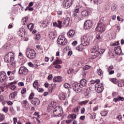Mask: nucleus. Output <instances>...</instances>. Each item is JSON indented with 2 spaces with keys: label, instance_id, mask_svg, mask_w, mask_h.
<instances>
[{
  "label": "nucleus",
  "instance_id": "nucleus-1",
  "mask_svg": "<svg viewBox=\"0 0 124 124\" xmlns=\"http://www.w3.org/2000/svg\"><path fill=\"white\" fill-rule=\"evenodd\" d=\"M36 54L35 51L32 48H28L26 49V55L29 59H34Z\"/></svg>",
  "mask_w": 124,
  "mask_h": 124
},
{
  "label": "nucleus",
  "instance_id": "nucleus-2",
  "mask_svg": "<svg viewBox=\"0 0 124 124\" xmlns=\"http://www.w3.org/2000/svg\"><path fill=\"white\" fill-rule=\"evenodd\" d=\"M14 61V53L13 52H9L4 57L5 62H11Z\"/></svg>",
  "mask_w": 124,
  "mask_h": 124
},
{
  "label": "nucleus",
  "instance_id": "nucleus-3",
  "mask_svg": "<svg viewBox=\"0 0 124 124\" xmlns=\"http://www.w3.org/2000/svg\"><path fill=\"white\" fill-rule=\"evenodd\" d=\"M92 52L93 54L94 57H98L101 54H103L104 53V50L101 49H99L97 46H93L92 49Z\"/></svg>",
  "mask_w": 124,
  "mask_h": 124
},
{
  "label": "nucleus",
  "instance_id": "nucleus-4",
  "mask_svg": "<svg viewBox=\"0 0 124 124\" xmlns=\"http://www.w3.org/2000/svg\"><path fill=\"white\" fill-rule=\"evenodd\" d=\"M62 113H63V111H62V109L61 108V107L57 106L54 108L53 110V114L54 115L55 117H61Z\"/></svg>",
  "mask_w": 124,
  "mask_h": 124
},
{
  "label": "nucleus",
  "instance_id": "nucleus-5",
  "mask_svg": "<svg viewBox=\"0 0 124 124\" xmlns=\"http://www.w3.org/2000/svg\"><path fill=\"white\" fill-rule=\"evenodd\" d=\"M57 43L61 46L66 45L67 44V39L63 35L59 36L57 40Z\"/></svg>",
  "mask_w": 124,
  "mask_h": 124
},
{
  "label": "nucleus",
  "instance_id": "nucleus-6",
  "mask_svg": "<svg viewBox=\"0 0 124 124\" xmlns=\"http://www.w3.org/2000/svg\"><path fill=\"white\" fill-rule=\"evenodd\" d=\"M96 31H99L100 33H102L105 31V25L101 21H99L96 28Z\"/></svg>",
  "mask_w": 124,
  "mask_h": 124
},
{
  "label": "nucleus",
  "instance_id": "nucleus-7",
  "mask_svg": "<svg viewBox=\"0 0 124 124\" xmlns=\"http://www.w3.org/2000/svg\"><path fill=\"white\" fill-rule=\"evenodd\" d=\"M91 43V40L90 38L87 35H84L81 39V44H83L84 46H88L90 45Z\"/></svg>",
  "mask_w": 124,
  "mask_h": 124
},
{
  "label": "nucleus",
  "instance_id": "nucleus-8",
  "mask_svg": "<svg viewBox=\"0 0 124 124\" xmlns=\"http://www.w3.org/2000/svg\"><path fill=\"white\" fill-rule=\"evenodd\" d=\"M29 73V70L25 66H21L19 70V74L23 75H27Z\"/></svg>",
  "mask_w": 124,
  "mask_h": 124
},
{
  "label": "nucleus",
  "instance_id": "nucleus-9",
  "mask_svg": "<svg viewBox=\"0 0 124 124\" xmlns=\"http://www.w3.org/2000/svg\"><path fill=\"white\" fill-rule=\"evenodd\" d=\"M93 27V22L91 20H87L84 25V28L85 30H90Z\"/></svg>",
  "mask_w": 124,
  "mask_h": 124
},
{
  "label": "nucleus",
  "instance_id": "nucleus-10",
  "mask_svg": "<svg viewBox=\"0 0 124 124\" xmlns=\"http://www.w3.org/2000/svg\"><path fill=\"white\" fill-rule=\"evenodd\" d=\"M72 87L74 91L78 93V92H81V89H80V84L78 83L75 82L72 84Z\"/></svg>",
  "mask_w": 124,
  "mask_h": 124
},
{
  "label": "nucleus",
  "instance_id": "nucleus-11",
  "mask_svg": "<svg viewBox=\"0 0 124 124\" xmlns=\"http://www.w3.org/2000/svg\"><path fill=\"white\" fill-rule=\"evenodd\" d=\"M31 103L33 105H39L40 104V100L37 98H34L31 101Z\"/></svg>",
  "mask_w": 124,
  "mask_h": 124
},
{
  "label": "nucleus",
  "instance_id": "nucleus-12",
  "mask_svg": "<svg viewBox=\"0 0 124 124\" xmlns=\"http://www.w3.org/2000/svg\"><path fill=\"white\" fill-rule=\"evenodd\" d=\"M103 90H104V87H103V84L101 83V85H98L97 87V93H100L103 92Z\"/></svg>",
  "mask_w": 124,
  "mask_h": 124
},
{
  "label": "nucleus",
  "instance_id": "nucleus-13",
  "mask_svg": "<svg viewBox=\"0 0 124 124\" xmlns=\"http://www.w3.org/2000/svg\"><path fill=\"white\" fill-rule=\"evenodd\" d=\"M114 51L116 55H121L122 54V49L120 46L115 47Z\"/></svg>",
  "mask_w": 124,
  "mask_h": 124
},
{
  "label": "nucleus",
  "instance_id": "nucleus-14",
  "mask_svg": "<svg viewBox=\"0 0 124 124\" xmlns=\"http://www.w3.org/2000/svg\"><path fill=\"white\" fill-rule=\"evenodd\" d=\"M114 68V66L113 65H111L108 66L107 69V70L108 72L109 75H112V74H114L115 73V71L114 70H112Z\"/></svg>",
  "mask_w": 124,
  "mask_h": 124
},
{
  "label": "nucleus",
  "instance_id": "nucleus-15",
  "mask_svg": "<svg viewBox=\"0 0 124 124\" xmlns=\"http://www.w3.org/2000/svg\"><path fill=\"white\" fill-rule=\"evenodd\" d=\"M17 83L16 81H14L13 82H10L8 84L9 86H11L10 89L12 91H15L16 89V86L14 85V84H16Z\"/></svg>",
  "mask_w": 124,
  "mask_h": 124
},
{
  "label": "nucleus",
  "instance_id": "nucleus-16",
  "mask_svg": "<svg viewBox=\"0 0 124 124\" xmlns=\"http://www.w3.org/2000/svg\"><path fill=\"white\" fill-rule=\"evenodd\" d=\"M70 1H72V0H64L63 1V3H62V6L64 8H65L67 6H68L69 5V2H70Z\"/></svg>",
  "mask_w": 124,
  "mask_h": 124
},
{
  "label": "nucleus",
  "instance_id": "nucleus-17",
  "mask_svg": "<svg viewBox=\"0 0 124 124\" xmlns=\"http://www.w3.org/2000/svg\"><path fill=\"white\" fill-rule=\"evenodd\" d=\"M75 34V31H74V30H70L67 33V35L69 38L73 37Z\"/></svg>",
  "mask_w": 124,
  "mask_h": 124
},
{
  "label": "nucleus",
  "instance_id": "nucleus-18",
  "mask_svg": "<svg viewBox=\"0 0 124 124\" xmlns=\"http://www.w3.org/2000/svg\"><path fill=\"white\" fill-rule=\"evenodd\" d=\"M0 81L1 83H3V82H4L5 80H6V74H5V75H3V74H0Z\"/></svg>",
  "mask_w": 124,
  "mask_h": 124
},
{
  "label": "nucleus",
  "instance_id": "nucleus-19",
  "mask_svg": "<svg viewBox=\"0 0 124 124\" xmlns=\"http://www.w3.org/2000/svg\"><path fill=\"white\" fill-rule=\"evenodd\" d=\"M87 83H88V80L85 79H82L80 81V84L82 87H86Z\"/></svg>",
  "mask_w": 124,
  "mask_h": 124
},
{
  "label": "nucleus",
  "instance_id": "nucleus-20",
  "mask_svg": "<svg viewBox=\"0 0 124 124\" xmlns=\"http://www.w3.org/2000/svg\"><path fill=\"white\" fill-rule=\"evenodd\" d=\"M124 101V97H121L120 96H118L117 98H115L113 99V101H115V102H118V101Z\"/></svg>",
  "mask_w": 124,
  "mask_h": 124
},
{
  "label": "nucleus",
  "instance_id": "nucleus-21",
  "mask_svg": "<svg viewBox=\"0 0 124 124\" xmlns=\"http://www.w3.org/2000/svg\"><path fill=\"white\" fill-rule=\"evenodd\" d=\"M56 34L53 32H51L49 34V37L51 40H54L56 38Z\"/></svg>",
  "mask_w": 124,
  "mask_h": 124
},
{
  "label": "nucleus",
  "instance_id": "nucleus-22",
  "mask_svg": "<svg viewBox=\"0 0 124 124\" xmlns=\"http://www.w3.org/2000/svg\"><path fill=\"white\" fill-rule=\"evenodd\" d=\"M70 21V18L68 17H66L63 21V24L64 25H65V26H68V25H69Z\"/></svg>",
  "mask_w": 124,
  "mask_h": 124
},
{
  "label": "nucleus",
  "instance_id": "nucleus-23",
  "mask_svg": "<svg viewBox=\"0 0 124 124\" xmlns=\"http://www.w3.org/2000/svg\"><path fill=\"white\" fill-rule=\"evenodd\" d=\"M89 14H90V13L89 12V10H84L83 11H82L81 12V15L83 17H86V16H88L89 15Z\"/></svg>",
  "mask_w": 124,
  "mask_h": 124
},
{
  "label": "nucleus",
  "instance_id": "nucleus-24",
  "mask_svg": "<svg viewBox=\"0 0 124 124\" xmlns=\"http://www.w3.org/2000/svg\"><path fill=\"white\" fill-rule=\"evenodd\" d=\"M59 97L60 100H65L66 96H65V94H64V93H62L59 94Z\"/></svg>",
  "mask_w": 124,
  "mask_h": 124
},
{
  "label": "nucleus",
  "instance_id": "nucleus-25",
  "mask_svg": "<svg viewBox=\"0 0 124 124\" xmlns=\"http://www.w3.org/2000/svg\"><path fill=\"white\" fill-rule=\"evenodd\" d=\"M73 18H75V19H80L81 17V14L80 13H74L73 15Z\"/></svg>",
  "mask_w": 124,
  "mask_h": 124
},
{
  "label": "nucleus",
  "instance_id": "nucleus-26",
  "mask_svg": "<svg viewBox=\"0 0 124 124\" xmlns=\"http://www.w3.org/2000/svg\"><path fill=\"white\" fill-rule=\"evenodd\" d=\"M62 81V78L61 77H54L53 78V82L56 83Z\"/></svg>",
  "mask_w": 124,
  "mask_h": 124
},
{
  "label": "nucleus",
  "instance_id": "nucleus-27",
  "mask_svg": "<svg viewBox=\"0 0 124 124\" xmlns=\"http://www.w3.org/2000/svg\"><path fill=\"white\" fill-rule=\"evenodd\" d=\"M84 45L83 44L78 46H77L76 49L78 51H83V49H84Z\"/></svg>",
  "mask_w": 124,
  "mask_h": 124
},
{
  "label": "nucleus",
  "instance_id": "nucleus-28",
  "mask_svg": "<svg viewBox=\"0 0 124 124\" xmlns=\"http://www.w3.org/2000/svg\"><path fill=\"white\" fill-rule=\"evenodd\" d=\"M57 60L53 63V64L55 65L56 64H62V60H59V58H56Z\"/></svg>",
  "mask_w": 124,
  "mask_h": 124
},
{
  "label": "nucleus",
  "instance_id": "nucleus-29",
  "mask_svg": "<svg viewBox=\"0 0 124 124\" xmlns=\"http://www.w3.org/2000/svg\"><path fill=\"white\" fill-rule=\"evenodd\" d=\"M27 28L30 31H32L33 30V24L30 23L29 25H27Z\"/></svg>",
  "mask_w": 124,
  "mask_h": 124
},
{
  "label": "nucleus",
  "instance_id": "nucleus-30",
  "mask_svg": "<svg viewBox=\"0 0 124 124\" xmlns=\"http://www.w3.org/2000/svg\"><path fill=\"white\" fill-rule=\"evenodd\" d=\"M97 71V73L99 76H102V75H103V72L102 71V70H101V69H98Z\"/></svg>",
  "mask_w": 124,
  "mask_h": 124
},
{
  "label": "nucleus",
  "instance_id": "nucleus-31",
  "mask_svg": "<svg viewBox=\"0 0 124 124\" xmlns=\"http://www.w3.org/2000/svg\"><path fill=\"white\" fill-rule=\"evenodd\" d=\"M39 86V84H38V82L37 81H35L33 83V86L35 88H38V86Z\"/></svg>",
  "mask_w": 124,
  "mask_h": 124
},
{
  "label": "nucleus",
  "instance_id": "nucleus-32",
  "mask_svg": "<svg viewBox=\"0 0 124 124\" xmlns=\"http://www.w3.org/2000/svg\"><path fill=\"white\" fill-rule=\"evenodd\" d=\"M90 68H91V66L88 65H86L83 67V69L84 71L85 70H88V69H90Z\"/></svg>",
  "mask_w": 124,
  "mask_h": 124
},
{
  "label": "nucleus",
  "instance_id": "nucleus-33",
  "mask_svg": "<svg viewBox=\"0 0 124 124\" xmlns=\"http://www.w3.org/2000/svg\"><path fill=\"white\" fill-rule=\"evenodd\" d=\"M15 93H16V92H15L11 93L9 95L10 97H11V98H14V97L16 96V95H15Z\"/></svg>",
  "mask_w": 124,
  "mask_h": 124
},
{
  "label": "nucleus",
  "instance_id": "nucleus-34",
  "mask_svg": "<svg viewBox=\"0 0 124 124\" xmlns=\"http://www.w3.org/2000/svg\"><path fill=\"white\" fill-rule=\"evenodd\" d=\"M64 87L65 89H68L69 88H70V84L65 83L64 84Z\"/></svg>",
  "mask_w": 124,
  "mask_h": 124
},
{
  "label": "nucleus",
  "instance_id": "nucleus-35",
  "mask_svg": "<svg viewBox=\"0 0 124 124\" xmlns=\"http://www.w3.org/2000/svg\"><path fill=\"white\" fill-rule=\"evenodd\" d=\"M74 69L72 68H70L68 71H67V73L68 74H71V73H73Z\"/></svg>",
  "mask_w": 124,
  "mask_h": 124
},
{
  "label": "nucleus",
  "instance_id": "nucleus-36",
  "mask_svg": "<svg viewBox=\"0 0 124 124\" xmlns=\"http://www.w3.org/2000/svg\"><path fill=\"white\" fill-rule=\"evenodd\" d=\"M88 102H89V101L85 100V101H83L82 102H79V104L80 105H83L84 104H86V103H88Z\"/></svg>",
  "mask_w": 124,
  "mask_h": 124
},
{
  "label": "nucleus",
  "instance_id": "nucleus-37",
  "mask_svg": "<svg viewBox=\"0 0 124 124\" xmlns=\"http://www.w3.org/2000/svg\"><path fill=\"white\" fill-rule=\"evenodd\" d=\"M27 93V89L25 88H23L21 90V93L22 94H25Z\"/></svg>",
  "mask_w": 124,
  "mask_h": 124
},
{
  "label": "nucleus",
  "instance_id": "nucleus-38",
  "mask_svg": "<svg viewBox=\"0 0 124 124\" xmlns=\"http://www.w3.org/2000/svg\"><path fill=\"white\" fill-rule=\"evenodd\" d=\"M116 8H117V5H113L111 6V10H112V11H115V10H116Z\"/></svg>",
  "mask_w": 124,
  "mask_h": 124
},
{
  "label": "nucleus",
  "instance_id": "nucleus-39",
  "mask_svg": "<svg viewBox=\"0 0 124 124\" xmlns=\"http://www.w3.org/2000/svg\"><path fill=\"white\" fill-rule=\"evenodd\" d=\"M76 117H77V115L76 114H72L70 115V118H72V120H74L76 119Z\"/></svg>",
  "mask_w": 124,
  "mask_h": 124
},
{
  "label": "nucleus",
  "instance_id": "nucleus-40",
  "mask_svg": "<svg viewBox=\"0 0 124 124\" xmlns=\"http://www.w3.org/2000/svg\"><path fill=\"white\" fill-rule=\"evenodd\" d=\"M2 111L4 112V113H7L8 112V108L5 107L3 108Z\"/></svg>",
  "mask_w": 124,
  "mask_h": 124
},
{
  "label": "nucleus",
  "instance_id": "nucleus-41",
  "mask_svg": "<svg viewBox=\"0 0 124 124\" xmlns=\"http://www.w3.org/2000/svg\"><path fill=\"white\" fill-rule=\"evenodd\" d=\"M112 82L113 84H118V79L116 78H112Z\"/></svg>",
  "mask_w": 124,
  "mask_h": 124
},
{
  "label": "nucleus",
  "instance_id": "nucleus-42",
  "mask_svg": "<svg viewBox=\"0 0 124 124\" xmlns=\"http://www.w3.org/2000/svg\"><path fill=\"white\" fill-rule=\"evenodd\" d=\"M4 101V99L3 98V96L2 95H0V102H3Z\"/></svg>",
  "mask_w": 124,
  "mask_h": 124
},
{
  "label": "nucleus",
  "instance_id": "nucleus-43",
  "mask_svg": "<svg viewBox=\"0 0 124 124\" xmlns=\"http://www.w3.org/2000/svg\"><path fill=\"white\" fill-rule=\"evenodd\" d=\"M33 96H34V93H31L29 96V99H33Z\"/></svg>",
  "mask_w": 124,
  "mask_h": 124
},
{
  "label": "nucleus",
  "instance_id": "nucleus-44",
  "mask_svg": "<svg viewBox=\"0 0 124 124\" xmlns=\"http://www.w3.org/2000/svg\"><path fill=\"white\" fill-rule=\"evenodd\" d=\"M117 84L118 87H124V83L123 82H121L120 83L118 82Z\"/></svg>",
  "mask_w": 124,
  "mask_h": 124
},
{
  "label": "nucleus",
  "instance_id": "nucleus-45",
  "mask_svg": "<svg viewBox=\"0 0 124 124\" xmlns=\"http://www.w3.org/2000/svg\"><path fill=\"white\" fill-rule=\"evenodd\" d=\"M37 91L39 92V93H43L44 90L42 88H37Z\"/></svg>",
  "mask_w": 124,
  "mask_h": 124
},
{
  "label": "nucleus",
  "instance_id": "nucleus-46",
  "mask_svg": "<svg viewBox=\"0 0 124 124\" xmlns=\"http://www.w3.org/2000/svg\"><path fill=\"white\" fill-rule=\"evenodd\" d=\"M23 107H24V108H26V109H28V108L30 107L29 104H26V105H23Z\"/></svg>",
  "mask_w": 124,
  "mask_h": 124
},
{
  "label": "nucleus",
  "instance_id": "nucleus-47",
  "mask_svg": "<svg viewBox=\"0 0 124 124\" xmlns=\"http://www.w3.org/2000/svg\"><path fill=\"white\" fill-rule=\"evenodd\" d=\"M36 39H37V40H39L40 39V34L36 35Z\"/></svg>",
  "mask_w": 124,
  "mask_h": 124
},
{
  "label": "nucleus",
  "instance_id": "nucleus-48",
  "mask_svg": "<svg viewBox=\"0 0 124 124\" xmlns=\"http://www.w3.org/2000/svg\"><path fill=\"white\" fill-rule=\"evenodd\" d=\"M13 121H14V124H17V118L15 117L13 118Z\"/></svg>",
  "mask_w": 124,
  "mask_h": 124
},
{
  "label": "nucleus",
  "instance_id": "nucleus-49",
  "mask_svg": "<svg viewBox=\"0 0 124 124\" xmlns=\"http://www.w3.org/2000/svg\"><path fill=\"white\" fill-rule=\"evenodd\" d=\"M47 79H48V80H52V79H53V75H50L48 76Z\"/></svg>",
  "mask_w": 124,
  "mask_h": 124
},
{
  "label": "nucleus",
  "instance_id": "nucleus-50",
  "mask_svg": "<svg viewBox=\"0 0 124 124\" xmlns=\"http://www.w3.org/2000/svg\"><path fill=\"white\" fill-rule=\"evenodd\" d=\"M4 120V115H1L0 117V122H1Z\"/></svg>",
  "mask_w": 124,
  "mask_h": 124
},
{
  "label": "nucleus",
  "instance_id": "nucleus-51",
  "mask_svg": "<svg viewBox=\"0 0 124 124\" xmlns=\"http://www.w3.org/2000/svg\"><path fill=\"white\" fill-rule=\"evenodd\" d=\"M77 41H74L72 43V45H73V46H75V45H77Z\"/></svg>",
  "mask_w": 124,
  "mask_h": 124
},
{
  "label": "nucleus",
  "instance_id": "nucleus-52",
  "mask_svg": "<svg viewBox=\"0 0 124 124\" xmlns=\"http://www.w3.org/2000/svg\"><path fill=\"white\" fill-rule=\"evenodd\" d=\"M85 113V108H83L81 109V114H84Z\"/></svg>",
  "mask_w": 124,
  "mask_h": 124
},
{
  "label": "nucleus",
  "instance_id": "nucleus-53",
  "mask_svg": "<svg viewBox=\"0 0 124 124\" xmlns=\"http://www.w3.org/2000/svg\"><path fill=\"white\" fill-rule=\"evenodd\" d=\"M55 68L60 69L62 68V66H61V65L57 64L55 66Z\"/></svg>",
  "mask_w": 124,
  "mask_h": 124
},
{
  "label": "nucleus",
  "instance_id": "nucleus-54",
  "mask_svg": "<svg viewBox=\"0 0 124 124\" xmlns=\"http://www.w3.org/2000/svg\"><path fill=\"white\" fill-rule=\"evenodd\" d=\"M28 101L27 100H24L22 102L23 105H25L26 104H28Z\"/></svg>",
  "mask_w": 124,
  "mask_h": 124
},
{
  "label": "nucleus",
  "instance_id": "nucleus-55",
  "mask_svg": "<svg viewBox=\"0 0 124 124\" xmlns=\"http://www.w3.org/2000/svg\"><path fill=\"white\" fill-rule=\"evenodd\" d=\"M28 65L30 66V67H32L33 66V64H32V63H31V62H29L28 63Z\"/></svg>",
  "mask_w": 124,
  "mask_h": 124
},
{
  "label": "nucleus",
  "instance_id": "nucleus-56",
  "mask_svg": "<svg viewBox=\"0 0 124 124\" xmlns=\"http://www.w3.org/2000/svg\"><path fill=\"white\" fill-rule=\"evenodd\" d=\"M18 86H20V87H22V86H24V82H19Z\"/></svg>",
  "mask_w": 124,
  "mask_h": 124
},
{
  "label": "nucleus",
  "instance_id": "nucleus-57",
  "mask_svg": "<svg viewBox=\"0 0 124 124\" xmlns=\"http://www.w3.org/2000/svg\"><path fill=\"white\" fill-rule=\"evenodd\" d=\"M96 38L97 39H101V37L100 36V34H98L96 35Z\"/></svg>",
  "mask_w": 124,
  "mask_h": 124
},
{
  "label": "nucleus",
  "instance_id": "nucleus-58",
  "mask_svg": "<svg viewBox=\"0 0 124 124\" xmlns=\"http://www.w3.org/2000/svg\"><path fill=\"white\" fill-rule=\"evenodd\" d=\"M92 119H95V113H93L91 114Z\"/></svg>",
  "mask_w": 124,
  "mask_h": 124
},
{
  "label": "nucleus",
  "instance_id": "nucleus-59",
  "mask_svg": "<svg viewBox=\"0 0 124 124\" xmlns=\"http://www.w3.org/2000/svg\"><path fill=\"white\" fill-rule=\"evenodd\" d=\"M116 119L117 120H118V121H120L121 119H122V116L119 115L117 117Z\"/></svg>",
  "mask_w": 124,
  "mask_h": 124
},
{
  "label": "nucleus",
  "instance_id": "nucleus-60",
  "mask_svg": "<svg viewBox=\"0 0 124 124\" xmlns=\"http://www.w3.org/2000/svg\"><path fill=\"white\" fill-rule=\"evenodd\" d=\"M57 13L58 15H62V11H58Z\"/></svg>",
  "mask_w": 124,
  "mask_h": 124
},
{
  "label": "nucleus",
  "instance_id": "nucleus-61",
  "mask_svg": "<svg viewBox=\"0 0 124 124\" xmlns=\"http://www.w3.org/2000/svg\"><path fill=\"white\" fill-rule=\"evenodd\" d=\"M75 13H79L80 12V10H79V9H76L75 10Z\"/></svg>",
  "mask_w": 124,
  "mask_h": 124
},
{
  "label": "nucleus",
  "instance_id": "nucleus-62",
  "mask_svg": "<svg viewBox=\"0 0 124 124\" xmlns=\"http://www.w3.org/2000/svg\"><path fill=\"white\" fill-rule=\"evenodd\" d=\"M11 65H12L14 67V66L16 65V63H15V62H12L11 63Z\"/></svg>",
  "mask_w": 124,
  "mask_h": 124
},
{
  "label": "nucleus",
  "instance_id": "nucleus-63",
  "mask_svg": "<svg viewBox=\"0 0 124 124\" xmlns=\"http://www.w3.org/2000/svg\"><path fill=\"white\" fill-rule=\"evenodd\" d=\"M72 55V51H69L68 53V56H71Z\"/></svg>",
  "mask_w": 124,
  "mask_h": 124
},
{
  "label": "nucleus",
  "instance_id": "nucleus-64",
  "mask_svg": "<svg viewBox=\"0 0 124 124\" xmlns=\"http://www.w3.org/2000/svg\"><path fill=\"white\" fill-rule=\"evenodd\" d=\"M72 121L71 120H68L66 121V124H70L71 123Z\"/></svg>",
  "mask_w": 124,
  "mask_h": 124
}]
</instances>
